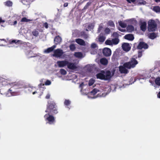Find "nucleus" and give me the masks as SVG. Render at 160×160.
I'll list each match as a JSON object with an SVG mask.
<instances>
[{
  "instance_id": "obj_1",
  "label": "nucleus",
  "mask_w": 160,
  "mask_h": 160,
  "mask_svg": "<svg viewBox=\"0 0 160 160\" xmlns=\"http://www.w3.org/2000/svg\"><path fill=\"white\" fill-rule=\"evenodd\" d=\"M45 112L50 113L52 114H55L58 113V111L56 107L55 104L54 102L51 101L48 102Z\"/></svg>"
},
{
  "instance_id": "obj_2",
  "label": "nucleus",
  "mask_w": 160,
  "mask_h": 160,
  "mask_svg": "<svg viewBox=\"0 0 160 160\" xmlns=\"http://www.w3.org/2000/svg\"><path fill=\"white\" fill-rule=\"evenodd\" d=\"M111 77V72L109 71L106 72L102 71L96 74L97 78L101 80H108L110 79Z\"/></svg>"
},
{
  "instance_id": "obj_3",
  "label": "nucleus",
  "mask_w": 160,
  "mask_h": 160,
  "mask_svg": "<svg viewBox=\"0 0 160 160\" xmlns=\"http://www.w3.org/2000/svg\"><path fill=\"white\" fill-rule=\"evenodd\" d=\"M138 63L135 56L132 57L129 62L124 63V66L128 69H130L134 68Z\"/></svg>"
},
{
  "instance_id": "obj_4",
  "label": "nucleus",
  "mask_w": 160,
  "mask_h": 160,
  "mask_svg": "<svg viewBox=\"0 0 160 160\" xmlns=\"http://www.w3.org/2000/svg\"><path fill=\"white\" fill-rule=\"evenodd\" d=\"M50 113H47L44 116L45 120L47 123L54 124L55 122V118Z\"/></svg>"
},
{
  "instance_id": "obj_5",
  "label": "nucleus",
  "mask_w": 160,
  "mask_h": 160,
  "mask_svg": "<svg viewBox=\"0 0 160 160\" xmlns=\"http://www.w3.org/2000/svg\"><path fill=\"white\" fill-rule=\"evenodd\" d=\"M9 85L11 87L8 92L7 93H6V96L8 97L11 96L13 95V93L14 92H12L13 91V88L16 89L19 88L18 87L19 86V84L18 83L14 82L9 83Z\"/></svg>"
},
{
  "instance_id": "obj_6",
  "label": "nucleus",
  "mask_w": 160,
  "mask_h": 160,
  "mask_svg": "<svg viewBox=\"0 0 160 160\" xmlns=\"http://www.w3.org/2000/svg\"><path fill=\"white\" fill-rule=\"evenodd\" d=\"M157 25L155 22L153 20H149L148 22V30L149 32H153L157 28Z\"/></svg>"
},
{
  "instance_id": "obj_7",
  "label": "nucleus",
  "mask_w": 160,
  "mask_h": 160,
  "mask_svg": "<svg viewBox=\"0 0 160 160\" xmlns=\"http://www.w3.org/2000/svg\"><path fill=\"white\" fill-rule=\"evenodd\" d=\"M81 88V92L83 95H87L89 93V87L87 85H84L83 83H82L79 85Z\"/></svg>"
},
{
  "instance_id": "obj_8",
  "label": "nucleus",
  "mask_w": 160,
  "mask_h": 160,
  "mask_svg": "<svg viewBox=\"0 0 160 160\" xmlns=\"http://www.w3.org/2000/svg\"><path fill=\"white\" fill-rule=\"evenodd\" d=\"M153 72H154L151 69L150 70V71H146L143 75L140 77L139 80L141 79L146 80L152 77L151 74H152Z\"/></svg>"
},
{
  "instance_id": "obj_9",
  "label": "nucleus",
  "mask_w": 160,
  "mask_h": 160,
  "mask_svg": "<svg viewBox=\"0 0 160 160\" xmlns=\"http://www.w3.org/2000/svg\"><path fill=\"white\" fill-rule=\"evenodd\" d=\"M63 54V52L62 50L58 49L55 50L54 51V54L53 56L57 58H59L61 57Z\"/></svg>"
},
{
  "instance_id": "obj_10",
  "label": "nucleus",
  "mask_w": 160,
  "mask_h": 160,
  "mask_svg": "<svg viewBox=\"0 0 160 160\" xmlns=\"http://www.w3.org/2000/svg\"><path fill=\"white\" fill-rule=\"evenodd\" d=\"M102 53L106 57L109 56L111 54V50L109 48H105L103 50Z\"/></svg>"
},
{
  "instance_id": "obj_11",
  "label": "nucleus",
  "mask_w": 160,
  "mask_h": 160,
  "mask_svg": "<svg viewBox=\"0 0 160 160\" xmlns=\"http://www.w3.org/2000/svg\"><path fill=\"white\" fill-rule=\"evenodd\" d=\"M148 48V46L147 44L143 42H140L137 47L139 49H141L143 48L146 49Z\"/></svg>"
},
{
  "instance_id": "obj_12",
  "label": "nucleus",
  "mask_w": 160,
  "mask_h": 160,
  "mask_svg": "<svg viewBox=\"0 0 160 160\" xmlns=\"http://www.w3.org/2000/svg\"><path fill=\"white\" fill-rule=\"evenodd\" d=\"M68 63V61L67 60L58 61L57 62V64L58 66L60 68L63 67L67 66Z\"/></svg>"
},
{
  "instance_id": "obj_13",
  "label": "nucleus",
  "mask_w": 160,
  "mask_h": 160,
  "mask_svg": "<svg viewBox=\"0 0 160 160\" xmlns=\"http://www.w3.org/2000/svg\"><path fill=\"white\" fill-rule=\"evenodd\" d=\"M126 67L124 66V63L122 66H120L119 67V70L121 73L127 74L128 72V71Z\"/></svg>"
},
{
  "instance_id": "obj_14",
  "label": "nucleus",
  "mask_w": 160,
  "mask_h": 160,
  "mask_svg": "<svg viewBox=\"0 0 160 160\" xmlns=\"http://www.w3.org/2000/svg\"><path fill=\"white\" fill-rule=\"evenodd\" d=\"M122 48L123 50L126 52L129 51L131 48L130 45L127 43H124L122 45Z\"/></svg>"
},
{
  "instance_id": "obj_15",
  "label": "nucleus",
  "mask_w": 160,
  "mask_h": 160,
  "mask_svg": "<svg viewBox=\"0 0 160 160\" xmlns=\"http://www.w3.org/2000/svg\"><path fill=\"white\" fill-rule=\"evenodd\" d=\"M94 24L93 23H87L85 25V30L87 31L91 30L94 27Z\"/></svg>"
},
{
  "instance_id": "obj_16",
  "label": "nucleus",
  "mask_w": 160,
  "mask_h": 160,
  "mask_svg": "<svg viewBox=\"0 0 160 160\" xmlns=\"http://www.w3.org/2000/svg\"><path fill=\"white\" fill-rule=\"evenodd\" d=\"M56 47V45H54L52 47L48 48L47 49L45 50L44 51V53H48L53 51L54 49Z\"/></svg>"
},
{
  "instance_id": "obj_17",
  "label": "nucleus",
  "mask_w": 160,
  "mask_h": 160,
  "mask_svg": "<svg viewBox=\"0 0 160 160\" xmlns=\"http://www.w3.org/2000/svg\"><path fill=\"white\" fill-rule=\"evenodd\" d=\"M67 65L68 68L72 70H74L77 68V67L74 63L69 62L68 61Z\"/></svg>"
},
{
  "instance_id": "obj_18",
  "label": "nucleus",
  "mask_w": 160,
  "mask_h": 160,
  "mask_svg": "<svg viewBox=\"0 0 160 160\" xmlns=\"http://www.w3.org/2000/svg\"><path fill=\"white\" fill-rule=\"evenodd\" d=\"M39 31L38 29H33L31 32V34L35 37L38 36L39 34Z\"/></svg>"
},
{
  "instance_id": "obj_19",
  "label": "nucleus",
  "mask_w": 160,
  "mask_h": 160,
  "mask_svg": "<svg viewBox=\"0 0 160 160\" xmlns=\"http://www.w3.org/2000/svg\"><path fill=\"white\" fill-rule=\"evenodd\" d=\"M76 42L80 45L84 46L85 45V42L80 38H78L75 40Z\"/></svg>"
},
{
  "instance_id": "obj_20",
  "label": "nucleus",
  "mask_w": 160,
  "mask_h": 160,
  "mask_svg": "<svg viewBox=\"0 0 160 160\" xmlns=\"http://www.w3.org/2000/svg\"><path fill=\"white\" fill-rule=\"evenodd\" d=\"M62 40L61 38L59 36H56L54 39V43L56 44L60 43Z\"/></svg>"
},
{
  "instance_id": "obj_21",
  "label": "nucleus",
  "mask_w": 160,
  "mask_h": 160,
  "mask_svg": "<svg viewBox=\"0 0 160 160\" xmlns=\"http://www.w3.org/2000/svg\"><path fill=\"white\" fill-rule=\"evenodd\" d=\"M124 38L126 39L130 40H132L134 38L133 35L130 34L126 35L124 36Z\"/></svg>"
},
{
  "instance_id": "obj_22",
  "label": "nucleus",
  "mask_w": 160,
  "mask_h": 160,
  "mask_svg": "<svg viewBox=\"0 0 160 160\" xmlns=\"http://www.w3.org/2000/svg\"><path fill=\"white\" fill-rule=\"evenodd\" d=\"M12 2L9 0H8L3 2V4L5 6L10 7H12Z\"/></svg>"
},
{
  "instance_id": "obj_23",
  "label": "nucleus",
  "mask_w": 160,
  "mask_h": 160,
  "mask_svg": "<svg viewBox=\"0 0 160 160\" xmlns=\"http://www.w3.org/2000/svg\"><path fill=\"white\" fill-rule=\"evenodd\" d=\"M71 103V101L69 99H65L64 103L66 107L68 108L69 109H70V108L69 106L70 105Z\"/></svg>"
},
{
  "instance_id": "obj_24",
  "label": "nucleus",
  "mask_w": 160,
  "mask_h": 160,
  "mask_svg": "<svg viewBox=\"0 0 160 160\" xmlns=\"http://www.w3.org/2000/svg\"><path fill=\"white\" fill-rule=\"evenodd\" d=\"M15 43L16 44H22V41L19 40H13L12 41L10 40L9 41V43L10 44H12V43Z\"/></svg>"
},
{
  "instance_id": "obj_25",
  "label": "nucleus",
  "mask_w": 160,
  "mask_h": 160,
  "mask_svg": "<svg viewBox=\"0 0 160 160\" xmlns=\"http://www.w3.org/2000/svg\"><path fill=\"white\" fill-rule=\"evenodd\" d=\"M74 55L75 57L78 58H81L83 57L82 53L79 52H75Z\"/></svg>"
},
{
  "instance_id": "obj_26",
  "label": "nucleus",
  "mask_w": 160,
  "mask_h": 160,
  "mask_svg": "<svg viewBox=\"0 0 160 160\" xmlns=\"http://www.w3.org/2000/svg\"><path fill=\"white\" fill-rule=\"evenodd\" d=\"M100 62L103 65H106L108 64V61L105 58H102L100 60Z\"/></svg>"
},
{
  "instance_id": "obj_27",
  "label": "nucleus",
  "mask_w": 160,
  "mask_h": 160,
  "mask_svg": "<svg viewBox=\"0 0 160 160\" xmlns=\"http://www.w3.org/2000/svg\"><path fill=\"white\" fill-rule=\"evenodd\" d=\"M157 37V34L155 32H152L150 33L148 35V37L149 38L153 39Z\"/></svg>"
},
{
  "instance_id": "obj_28",
  "label": "nucleus",
  "mask_w": 160,
  "mask_h": 160,
  "mask_svg": "<svg viewBox=\"0 0 160 160\" xmlns=\"http://www.w3.org/2000/svg\"><path fill=\"white\" fill-rule=\"evenodd\" d=\"M127 30L129 32H132L134 30V27L131 25H128L127 27Z\"/></svg>"
},
{
  "instance_id": "obj_29",
  "label": "nucleus",
  "mask_w": 160,
  "mask_h": 160,
  "mask_svg": "<svg viewBox=\"0 0 160 160\" xmlns=\"http://www.w3.org/2000/svg\"><path fill=\"white\" fill-rule=\"evenodd\" d=\"M112 44H117L119 42V40L118 38H115L112 39Z\"/></svg>"
},
{
  "instance_id": "obj_30",
  "label": "nucleus",
  "mask_w": 160,
  "mask_h": 160,
  "mask_svg": "<svg viewBox=\"0 0 160 160\" xmlns=\"http://www.w3.org/2000/svg\"><path fill=\"white\" fill-rule=\"evenodd\" d=\"M81 35L82 37L84 39H87L88 37V35L84 32H81Z\"/></svg>"
},
{
  "instance_id": "obj_31",
  "label": "nucleus",
  "mask_w": 160,
  "mask_h": 160,
  "mask_svg": "<svg viewBox=\"0 0 160 160\" xmlns=\"http://www.w3.org/2000/svg\"><path fill=\"white\" fill-rule=\"evenodd\" d=\"M99 92V90L97 88H95L91 92H90L89 93H91L92 94L94 95L97 92Z\"/></svg>"
},
{
  "instance_id": "obj_32",
  "label": "nucleus",
  "mask_w": 160,
  "mask_h": 160,
  "mask_svg": "<svg viewBox=\"0 0 160 160\" xmlns=\"http://www.w3.org/2000/svg\"><path fill=\"white\" fill-rule=\"evenodd\" d=\"M118 22L119 25L122 28H125L127 27L126 24L121 21H119Z\"/></svg>"
},
{
  "instance_id": "obj_33",
  "label": "nucleus",
  "mask_w": 160,
  "mask_h": 160,
  "mask_svg": "<svg viewBox=\"0 0 160 160\" xmlns=\"http://www.w3.org/2000/svg\"><path fill=\"white\" fill-rule=\"evenodd\" d=\"M153 10L156 12H160V8L158 6L153 7Z\"/></svg>"
},
{
  "instance_id": "obj_34",
  "label": "nucleus",
  "mask_w": 160,
  "mask_h": 160,
  "mask_svg": "<svg viewBox=\"0 0 160 160\" xmlns=\"http://www.w3.org/2000/svg\"><path fill=\"white\" fill-rule=\"evenodd\" d=\"M105 38L102 35H100L98 37V41L100 42H103L105 40Z\"/></svg>"
},
{
  "instance_id": "obj_35",
  "label": "nucleus",
  "mask_w": 160,
  "mask_h": 160,
  "mask_svg": "<svg viewBox=\"0 0 160 160\" xmlns=\"http://www.w3.org/2000/svg\"><path fill=\"white\" fill-rule=\"evenodd\" d=\"M108 26L112 27H115V24L112 21H108Z\"/></svg>"
},
{
  "instance_id": "obj_36",
  "label": "nucleus",
  "mask_w": 160,
  "mask_h": 160,
  "mask_svg": "<svg viewBox=\"0 0 160 160\" xmlns=\"http://www.w3.org/2000/svg\"><path fill=\"white\" fill-rule=\"evenodd\" d=\"M22 2L26 5H29L31 3L29 0H22Z\"/></svg>"
},
{
  "instance_id": "obj_37",
  "label": "nucleus",
  "mask_w": 160,
  "mask_h": 160,
  "mask_svg": "<svg viewBox=\"0 0 160 160\" xmlns=\"http://www.w3.org/2000/svg\"><path fill=\"white\" fill-rule=\"evenodd\" d=\"M129 21L131 24L135 25L137 24V21L134 19V18H132L129 19L128 20Z\"/></svg>"
},
{
  "instance_id": "obj_38",
  "label": "nucleus",
  "mask_w": 160,
  "mask_h": 160,
  "mask_svg": "<svg viewBox=\"0 0 160 160\" xmlns=\"http://www.w3.org/2000/svg\"><path fill=\"white\" fill-rule=\"evenodd\" d=\"M32 21V19H28L25 17H24L21 19V22H27Z\"/></svg>"
},
{
  "instance_id": "obj_39",
  "label": "nucleus",
  "mask_w": 160,
  "mask_h": 160,
  "mask_svg": "<svg viewBox=\"0 0 160 160\" xmlns=\"http://www.w3.org/2000/svg\"><path fill=\"white\" fill-rule=\"evenodd\" d=\"M32 53V52L30 50H28L27 52H26V54L28 56V57L29 58H32L34 57H35V56H29L30 54H31Z\"/></svg>"
},
{
  "instance_id": "obj_40",
  "label": "nucleus",
  "mask_w": 160,
  "mask_h": 160,
  "mask_svg": "<svg viewBox=\"0 0 160 160\" xmlns=\"http://www.w3.org/2000/svg\"><path fill=\"white\" fill-rule=\"evenodd\" d=\"M141 29L143 31H145L146 29V24L145 23L142 24L140 27Z\"/></svg>"
},
{
  "instance_id": "obj_41",
  "label": "nucleus",
  "mask_w": 160,
  "mask_h": 160,
  "mask_svg": "<svg viewBox=\"0 0 160 160\" xmlns=\"http://www.w3.org/2000/svg\"><path fill=\"white\" fill-rule=\"evenodd\" d=\"M95 82V80L93 78H91L89 81L88 85L90 86L92 85Z\"/></svg>"
},
{
  "instance_id": "obj_42",
  "label": "nucleus",
  "mask_w": 160,
  "mask_h": 160,
  "mask_svg": "<svg viewBox=\"0 0 160 160\" xmlns=\"http://www.w3.org/2000/svg\"><path fill=\"white\" fill-rule=\"evenodd\" d=\"M155 82L157 85L160 86V77H158L156 78Z\"/></svg>"
},
{
  "instance_id": "obj_43",
  "label": "nucleus",
  "mask_w": 160,
  "mask_h": 160,
  "mask_svg": "<svg viewBox=\"0 0 160 160\" xmlns=\"http://www.w3.org/2000/svg\"><path fill=\"white\" fill-rule=\"evenodd\" d=\"M106 44L110 45H112V41L109 40H107L105 42Z\"/></svg>"
},
{
  "instance_id": "obj_44",
  "label": "nucleus",
  "mask_w": 160,
  "mask_h": 160,
  "mask_svg": "<svg viewBox=\"0 0 160 160\" xmlns=\"http://www.w3.org/2000/svg\"><path fill=\"white\" fill-rule=\"evenodd\" d=\"M69 48L72 51H74L76 48L75 46L73 44H71L69 46Z\"/></svg>"
},
{
  "instance_id": "obj_45",
  "label": "nucleus",
  "mask_w": 160,
  "mask_h": 160,
  "mask_svg": "<svg viewBox=\"0 0 160 160\" xmlns=\"http://www.w3.org/2000/svg\"><path fill=\"white\" fill-rule=\"evenodd\" d=\"M86 68H87V70L89 72H90L92 70V67L90 65H87Z\"/></svg>"
},
{
  "instance_id": "obj_46",
  "label": "nucleus",
  "mask_w": 160,
  "mask_h": 160,
  "mask_svg": "<svg viewBox=\"0 0 160 160\" xmlns=\"http://www.w3.org/2000/svg\"><path fill=\"white\" fill-rule=\"evenodd\" d=\"M138 3L140 5H145L146 3L145 1L143 0H139L138 1Z\"/></svg>"
},
{
  "instance_id": "obj_47",
  "label": "nucleus",
  "mask_w": 160,
  "mask_h": 160,
  "mask_svg": "<svg viewBox=\"0 0 160 160\" xmlns=\"http://www.w3.org/2000/svg\"><path fill=\"white\" fill-rule=\"evenodd\" d=\"M36 88L35 87H30L28 88V91L30 92H32L33 91L35 90Z\"/></svg>"
},
{
  "instance_id": "obj_48",
  "label": "nucleus",
  "mask_w": 160,
  "mask_h": 160,
  "mask_svg": "<svg viewBox=\"0 0 160 160\" xmlns=\"http://www.w3.org/2000/svg\"><path fill=\"white\" fill-rule=\"evenodd\" d=\"M60 72L62 74L65 75L66 74L67 72L64 69H61L60 70Z\"/></svg>"
},
{
  "instance_id": "obj_49",
  "label": "nucleus",
  "mask_w": 160,
  "mask_h": 160,
  "mask_svg": "<svg viewBox=\"0 0 160 160\" xmlns=\"http://www.w3.org/2000/svg\"><path fill=\"white\" fill-rule=\"evenodd\" d=\"M102 28L103 26L102 24H100L99 25L98 28V32L99 33L101 31L102 29Z\"/></svg>"
},
{
  "instance_id": "obj_50",
  "label": "nucleus",
  "mask_w": 160,
  "mask_h": 160,
  "mask_svg": "<svg viewBox=\"0 0 160 160\" xmlns=\"http://www.w3.org/2000/svg\"><path fill=\"white\" fill-rule=\"evenodd\" d=\"M110 29L108 28H106L105 30V32L107 34H108L110 33Z\"/></svg>"
},
{
  "instance_id": "obj_51",
  "label": "nucleus",
  "mask_w": 160,
  "mask_h": 160,
  "mask_svg": "<svg viewBox=\"0 0 160 160\" xmlns=\"http://www.w3.org/2000/svg\"><path fill=\"white\" fill-rule=\"evenodd\" d=\"M51 84V82L49 80H47L45 82V84L46 85H49Z\"/></svg>"
},
{
  "instance_id": "obj_52",
  "label": "nucleus",
  "mask_w": 160,
  "mask_h": 160,
  "mask_svg": "<svg viewBox=\"0 0 160 160\" xmlns=\"http://www.w3.org/2000/svg\"><path fill=\"white\" fill-rule=\"evenodd\" d=\"M97 47V45L95 43H93L91 45V47L92 48H95Z\"/></svg>"
},
{
  "instance_id": "obj_53",
  "label": "nucleus",
  "mask_w": 160,
  "mask_h": 160,
  "mask_svg": "<svg viewBox=\"0 0 160 160\" xmlns=\"http://www.w3.org/2000/svg\"><path fill=\"white\" fill-rule=\"evenodd\" d=\"M112 36L113 38H118V34L117 32H114L113 33Z\"/></svg>"
},
{
  "instance_id": "obj_54",
  "label": "nucleus",
  "mask_w": 160,
  "mask_h": 160,
  "mask_svg": "<svg viewBox=\"0 0 160 160\" xmlns=\"http://www.w3.org/2000/svg\"><path fill=\"white\" fill-rule=\"evenodd\" d=\"M142 51L140 50L138 52V57L139 58H141L142 56Z\"/></svg>"
},
{
  "instance_id": "obj_55",
  "label": "nucleus",
  "mask_w": 160,
  "mask_h": 160,
  "mask_svg": "<svg viewBox=\"0 0 160 160\" xmlns=\"http://www.w3.org/2000/svg\"><path fill=\"white\" fill-rule=\"evenodd\" d=\"M129 3L132 2L134 3L136 2V0H126Z\"/></svg>"
},
{
  "instance_id": "obj_56",
  "label": "nucleus",
  "mask_w": 160,
  "mask_h": 160,
  "mask_svg": "<svg viewBox=\"0 0 160 160\" xmlns=\"http://www.w3.org/2000/svg\"><path fill=\"white\" fill-rule=\"evenodd\" d=\"M43 26L45 27L46 28H48V24L47 22L44 23L43 24Z\"/></svg>"
},
{
  "instance_id": "obj_57",
  "label": "nucleus",
  "mask_w": 160,
  "mask_h": 160,
  "mask_svg": "<svg viewBox=\"0 0 160 160\" xmlns=\"http://www.w3.org/2000/svg\"><path fill=\"white\" fill-rule=\"evenodd\" d=\"M90 5V3L89 2H88L84 7V9H86Z\"/></svg>"
},
{
  "instance_id": "obj_58",
  "label": "nucleus",
  "mask_w": 160,
  "mask_h": 160,
  "mask_svg": "<svg viewBox=\"0 0 160 160\" xmlns=\"http://www.w3.org/2000/svg\"><path fill=\"white\" fill-rule=\"evenodd\" d=\"M50 96V95L49 93L47 94V95L46 96V99H49V98Z\"/></svg>"
},
{
  "instance_id": "obj_59",
  "label": "nucleus",
  "mask_w": 160,
  "mask_h": 160,
  "mask_svg": "<svg viewBox=\"0 0 160 160\" xmlns=\"http://www.w3.org/2000/svg\"><path fill=\"white\" fill-rule=\"evenodd\" d=\"M68 2L65 3L63 5L64 7H66L68 6Z\"/></svg>"
},
{
  "instance_id": "obj_60",
  "label": "nucleus",
  "mask_w": 160,
  "mask_h": 160,
  "mask_svg": "<svg viewBox=\"0 0 160 160\" xmlns=\"http://www.w3.org/2000/svg\"><path fill=\"white\" fill-rule=\"evenodd\" d=\"M5 22L4 20L2 19L1 18H0V23L1 22Z\"/></svg>"
},
{
  "instance_id": "obj_61",
  "label": "nucleus",
  "mask_w": 160,
  "mask_h": 160,
  "mask_svg": "<svg viewBox=\"0 0 160 160\" xmlns=\"http://www.w3.org/2000/svg\"><path fill=\"white\" fill-rule=\"evenodd\" d=\"M38 92L37 91H36L35 90L33 91L32 92V94L33 95L35 94L36 93H37Z\"/></svg>"
},
{
  "instance_id": "obj_62",
  "label": "nucleus",
  "mask_w": 160,
  "mask_h": 160,
  "mask_svg": "<svg viewBox=\"0 0 160 160\" xmlns=\"http://www.w3.org/2000/svg\"><path fill=\"white\" fill-rule=\"evenodd\" d=\"M17 23V22L16 20L15 21L13 22V25H16Z\"/></svg>"
},
{
  "instance_id": "obj_63",
  "label": "nucleus",
  "mask_w": 160,
  "mask_h": 160,
  "mask_svg": "<svg viewBox=\"0 0 160 160\" xmlns=\"http://www.w3.org/2000/svg\"><path fill=\"white\" fill-rule=\"evenodd\" d=\"M157 96L158 98H160V91L159 92V93L158 94Z\"/></svg>"
},
{
  "instance_id": "obj_64",
  "label": "nucleus",
  "mask_w": 160,
  "mask_h": 160,
  "mask_svg": "<svg viewBox=\"0 0 160 160\" xmlns=\"http://www.w3.org/2000/svg\"><path fill=\"white\" fill-rule=\"evenodd\" d=\"M116 57V55L115 54H113V56H112V58H115Z\"/></svg>"
}]
</instances>
